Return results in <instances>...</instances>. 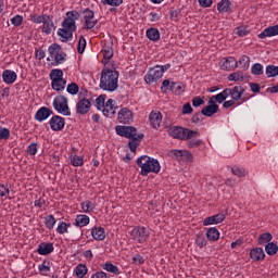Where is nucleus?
<instances>
[{
	"label": "nucleus",
	"mask_w": 278,
	"mask_h": 278,
	"mask_svg": "<svg viewBox=\"0 0 278 278\" xmlns=\"http://www.w3.org/2000/svg\"><path fill=\"white\" fill-rule=\"evenodd\" d=\"M79 12L77 11H68L66 13V17L62 22V28L58 29V36L61 38V42H71L73 40V33L77 31L76 22L79 21Z\"/></svg>",
	"instance_id": "f257e3e1"
},
{
	"label": "nucleus",
	"mask_w": 278,
	"mask_h": 278,
	"mask_svg": "<svg viewBox=\"0 0 278 278\" xmlns=\"http://www.w3.org/2000/svg\"><path fill=\"white\" fill-rule=\"evenodd\" d=\"M115 131L117 136H121L122 138H128V147L131 151V153H136V149L140 147V142L142 141V138H144V134H138V129L134 126H116Z\"/></svg>",
	"instance_id": "f03ea898"
},
{
	"label": "nucleus",
	"mask_w": 278,
	"mask_h": 278,
	"mask_svg": "<svg viewBox=\"0 0 278 278\" xmlns=\"http://www.w3.org/2000/svg\"><path fill=\"white\" fill-rule=\"evenodd\" d=\"M121 74L116 70L103 68L100 76V88L106 92L118 90V77Z\"/></svg>",
	"instance_id": "7ed1b4c3"
},
{
	"label": "nucleus",
	"mask_w": 278,
	"mask_h": 278,
	"mask_svg": "<svg viewBox=\"0 0 278 278\" xmlns=\"http://www.w3.org/2000/svg\"><path fill=\"white\" fill-rule=\"evenodd\" d=\"M136 163L141 168L140 175H142V177H147L149 173H154L155 175H157V173L162 170L160 161L149 155H141L137 159Z\"/></svg>",
	"instance_id": "20e7f679"
},
{
	"label": "nucleus",
	"mask_w": 278,
	"mask_h": 278,
	"mask_svg": "<svg viewBox=\"0 0 278 278\" xmlns=\"http://www.w3.org/2000/svg\"><path fill=\"white\" fill-rule=\"evenodd\" d=\"M169 136L178 140H190V138H197L200 136L199 131L190 130L181 126H173L168 129Z\"/></svg>",
	"instance_id": "39448f33"
},
{
	"label": "nucleus",
	"mask_w": 278,
	"mask_h": 278,
	"mask_svg": "<svg viewBox=\"0 0 278 278\" xmlns=\"http://www.w3.org/2000/svg\"><path fill=\"white\" fill-rule=\"evenodd\" d=\"M49 58L47 59L48 62L53 60L55 64H64L66 62V54L62 47L58 43H52L48 48Z\"/></svg>",
	"instance_id": "423d86ee"
},
{
	"label": "nucleus",
	"mask_w": 278,
	"mask_h": 278,
	"mask_svg": "<svg viewBox=\"0 0 278 278\" xmlns=\"http://www.w3.org/2000/svg\"><path fill=\"white\" fill-rule=\"evenodd\" d=\"M53 109L63 116H71V109L68 108V99L63 96H56L52 102Z\"/></svg>",
	"instance_id": "0eeeda50"
},
{
	"label": "nucleus",
	"mask_w": 278,
	"mask_h": 278,
	"mask_svg": "<svg viewBox=\"0 0 278 278\" xmlns=\"http://www.w3.org/2000/svg\"><path fill=\"white\" fill-rule=\"evenodd\" d=\"M149 236H151V230L144 226H136L130 231V238L135 242H138L139 244H144L147 240H149Z\"/></svg>",
	"instance_id": "6e6552de"
},
{
	"label": "nucleus",
	"mask_w": 278,
	"mask_h": 278,
	"mask_svg": "<svg viewBox=\"0 0 278 278\" xmlns=\"http://www.w3.org/2000/svg\"><path fill=\"white\" fill-rule=\"evenodd\" d=\"M168 155L177 162H192L194 160V156L188 150H170Z\"/></svg>",
	"instance_id": "1a4fd4ad"
},
{
	"label": "nucleus",
	"mask_w": 278,
	"mask_h": 278,
	"mask_svg": "<svg viewBox=\"0 0 278 278\" xmlns=\"http://www.w3.org/2000/svg\"><path fill=\"white\" fill-rule=\"evenodd\" d=\"M80 97H88V93H79ZM90 108H92V102L90 100L83 98L76 103V114H88L90 112Z\"/></svg>",
	"instance_id": "9d476101"
},
{
	"label": "nucleus",
	"mask_w": 278,
	"mask_h": 278,
	"mask_svg": "<svg viewBox=\"0 0 278 278\" xmlns=\"http://www.w3.org/2000/svg\"><path fill=\"white\" fill-rule=\"evenodd\" d=\"M162 72L163 71L160 67V65L150 68L147 75L144 76L146 84H155V81L162 79V77H164V74Z\"/></svg>",
	"instance_id": "9b49d317"
},
{
	"label": "nucleus",
	"mask_w": 278,
	"mask_h": 278,
	"mask_svg": "<svg viewBox=\"0 0 278 278\" xmlns=\"http://www.w3.org/2000/svg\"><path fill=\"white\" fill-rule=\"evenodd\" d=\"M84 14V29H93L97 26V23H99L98 20H94V11L90 9H86L83 11Z\"/></svg>",
	"instance_id": "f8f14e48"
},
{
	"label": "nucleus",
	"mask_w": 278,
	"mask_h": 278,
	"mask_svg": "<svg viewBox=\"0 0 278 278\" xmlns=\"http://www.w3.org/2000/svg\"><path fill=\"white\" fill-rule=\"evenodd\" d=\"M117 121L123 125H129V123L134 122V112H131V110L128 108L121 109V111L117 113Z\"/></svg>",
	"instance_id": "ddd939ff"
},
{
	"label": "nucleus",
	"mask_w": 278,
	"mask_h": 278,
	"mask_svg": "<svg viewBox=\"0 0 278 278\" xmlns=\"http://www.w3.org/2000/svg\"><path fill=\"white\" fill-rule=\"evenodd\" d=\"M49 125L52 131H62L66 125V122L64 121V117L60 115H53L49 121Z\"/></svg>",
	"instance_id": "4468645a"
},
{
	"label": "nucleus",
	"mask_w": 278,
	"mask_h": 278,
	"mask_svg": "<svg viewBox=\"0 0 278 278\" xmlns=\"http://www.w3.org/2000/svg\"><path fill=\"white\" fill-rule=\"evenodd\" d=\"M219 66L222 71H235V68H238V61L233 56H228L219 62Z\"/></svg>",
	"instance_id": "2eb2a0df"
},
{
	"label": "nucleus",
	"mask_w": 278,
	"mask_h": 278,
	"mask_svg": "<svg viewBox=\"0 0 278 278\" xmlns=\"http://www.w3.org/2000/svg\"><path fill=\"white\" fill-rule=\"evenodd\" d=\"M49 116H53V111L47 106H41L35 114V121L42 123V121H47Z\"/></svg>",
	"instance_id": "dca6fc26"
},
{
	"label": "nucleus",
	"mask_w": 278,
	"mask_h": 278,
	"mask_svg": "<svg viewBox=\"0 0 278 278\" xmlns=\"http://www.w3.org/2000/svg\"><path fill=\"white\" fill-rule=\"evenodd\" d=\"M275 36H278V24L266 27L262 33L258 34V38L261 40H264L265 38H273Z\"/></svg>",
	"instance_id": "f3484780"
},
{
	"label": "nucleus",
	"mask_w": 278,
	"mask_h": 278,
	"mask_svg": "<svg viewBox=\"0 0 278 278\" xmlns=\"http://www.w3.org/2000/svg\"><path fill=\"white\" fill-rule=\"evenodd\" d=\"M223 220H225V214L224 213H218L216 215L206 217L203 220V226L207 227L210 225H219V223H223Z\"/></svg>",
	"instance_id": "a211bd4d"
},
{
	"label": "nucleus",
	"mask_w": 278,
	"mask_h": 278,
	"mask_svg": "<svg viewBox=\"0 0 278 278\" xmlns=\"http://www.w3.org/2000/svg\"><path fill=\"white\" fill-rule=\"evenodd\" d=\"M41 29L42 34H46V36H49L53 33L55 29V24L53 23V20L49 15L48 18L42 23V25L39 27Z\"/></svg>",
	"instance_id": "6ab92c4d"
},
{
	"label": "nucleus",
	"mask_w": 278,
	"mask_h": 278,
	"mask_svg": "<svg viewBox=\"0 0 278 278\" xmlns=\"http://www.w3.org/2000/svg\"><path fill=\"white\" fill-rule=\"evenodd\" d=\"M114 103L115 101L113 99H109L102 109L103 114L109 118L116 114V106H114Z\"/></svg>",
	"instance_id": "aec40b11"
},
{
	"label": "nucleus",
	"mask_w": 278,
	"mask_h": 278,
	"mask_svg": "<svg viewBox=\"0 0 278 278\" xmlns=\"http://www.w3.org/2000/svg\"><path fill=\"white\" fill-rule=\"evenodd\" d=\"M149 121L153 129L160 128V123H162V113L159 111H152L149 115Z\"/></svg>",
	"instance_id": "412c9836"
},
{
	"label": "nucleus",
	"mask_w": 278,
	"mask_h": 278,
	"mask_svg": "<svg viewBox=\"0 0 278 278\" xmlns=\"http://www.w3.org/2000/svg\"><path fill=\"white\" fill-rule=\"evenodd\" d=\"M54 250L53 243L42 242L38 245L37 253L39 255H49L53 253Z\"/></svg>",
	"instance_id": "4be33fe9"
},
{
	"label": "nucleus",
	"mask_w": 278,
	"mask_h": 278,
	"mask_svg": "<svg viewBox=\"0 0 278 278\" xmlns=\"http://www.w3.org/2000/svg\"><path fill=\"white\" fill-rule=\"evenodd\" d=\"M250 257L253 262H262L266 257V253L262 248H254L250 251Z\"/></svg>",
	"instance_id": "5701e85b"
},
{
	"label": "nucleus",
	"mask_w": 278,
	"mask_h": 278,
	"mask_svg": "<svg viewBox=\"0 0 278 278\" xmlns=\"http://www.w3.org/2000/svg\"><path fill=\"white\" fill-rule=\"evenodd\" d=\"M17 75L16 72L12 71V70H5L2 73V80L4 81V84H8L9 86L14 84V81H16L17 79Z\"/></svg>",
	"instance_id": "b1692460"
},
{
	"label": "nucleus",
	"mask_w": 278,
	"mask_h": 278,
	"mask_svg": "<svg viewBox=\"0 0 278 278\" xmlns=\"http://www.w3.org/2000/svg\"><path fill=\"white\" fill-rule=\"evenodd\" d=\"M243 92H244V88H242V86H235L231 89L230 97L235 101H240V99L241 101H247L244 98H242Z\"/></svg>",
	"instance_id": "393cba45"
},
{
	"label": "nucleus",
	"mask_w": 278,
	"mask_h": 278,
	"mask_svg": "<svg viewBox=\"0 0 278 278\" xmlns=\"http://www.w3.org/2000/svg\"><path fill=\"white\" fill-rule=\"evenodd\" d=\"M206 238L211 242H218L220 239V231H218L216 227H211L206 230Z\"/></svg>",
	"instance_id": "a878e982"
},
{
	"label": "nucleus",
	"mask_w": 278,
	"mask_h": 278,
	"mask_svg": "<svg viewBox=\"0 0 278 278\" xmlns=\"http://www.w3.org/2000/svg\"><path fill=\"white\" fill-rule=\"evenodd\" d=\"M174 90H175V81H173L172 79L163 80L161 86V92H163V94H168V92H174Z\"/></svg>",
	"instance_id": "bb28decb"
},
{
	"label": "nucleus",
	"mask_w": 278,
	"mask_h": 278,
	"mask_svg": "<svg viewBox=\"0 0 278 278\" xmlns=\"http://www.w3.org/2000/svg\"><path fill=\"white\" fill-rule=\"evenodd\" d=\"M93 240H105V229L103 227H94L91 229Z\"/></svg>",
	"instance_id": "cd10ccee"
},
{
	"label": "nucleus",
	"mask_w": 278,
	"mask_h": 278,
	"mask_svg": "<svg viewBox=\"0 0 278 278\" xmlns=\"http://www.w3.org/2000/svg\"><path fill=\"white\" fill-rule=\"evenodd\" d=\"M217 10L219 14H225L227 12H231V1L229 0H220L217 3Z\"/></svg>",
	"instance_id": "c85d7f7f"
},
{
	"label": "nucleus",
	"mask_w": 278,
	"mask_h": 278,
	"mask_svg": "<svg viewBox=\"0 0 278 278\" xmlns=\"http://www.w3.org/2000/svg\"><path fill=\"white\" fill-rule=\"evenodd\" d=\"M202 116H214V114H218V105H206L201 110Z\"/></svg>",
	"instance_id": "c756f323"
},
{
	"label": "nucleus",
	"mask_w": 278,
	"mask_h": 278,
	"mask_svg": "<svg viewBox=\"0 0 278 278\" xmlns=\"http://www.w3.org/2000/svg\"><path fill=\"white\" fill-rule=\"evenodd\" d=\"M74 225L76 227H86L90 225V217L88 215H77Z\"/></svg>",
	"instance_id": "7c9ffc66"
},
{
	"label": "nucleus",
	"mask_w": 278,
	"mask_h": 278,
	"mask_svg": "<svg viewBox=\"0 0 278 278\" xmlns=\"http://www.w3.org/2000/svg\"><path fill=\"white\" fill-rule=\"evenodd\" d=\"M38 270L40 275H42L43 277H47L49 273H51V261L45 260L42 264L38 265Z\"/></svg>",
	"instance_id": "2f4dec72"
},
{
	"label": "nucleus",
	"mask_w": 278,
	"mask_h": 278,
	"mask_svg": "<svg viewBox=\"0 0 278 278\" xmlns=\"http://www.w3.org/2000/svg\"><path fill=\"white\" fill-rule=\"evenodd\" d=\"M51 88L56 92H62L66 88V79L61 78L59 80H52Z\"/></svg>",
	"instance_id": "473e14b6"
},
{
	"label": "nucleus",
	"mask_w": 278,
	"mask_h": 278,
	"mask_svg": "<svg viewBox=\"0 0 278 278\" xmlns=\"http://www.w3.org/2000/svg\"><path fill=\"white\" fill-rule=\"evenodd\" d=\"M101 53L106 62H110L114 58V49L108 43L103 46Z\"/></svg>",
	"instance_id": "72a5a7b5"
},
{
	"label": "nucleus",
	"mask_w": 278,
	"mask_h": 278,
	"mask_svg": "<svg viewBox=\"0 0 278 278\" xmlns=\"http://www.w3.org/2000/svg\"><path fill=\"white\" fill-rule=\"evenodd\" d=\"M102 268L103 270H106V273H112V275H121V269L118 268V266L110 262L102 264Z\"/></svg>",
	"instance_id": "f704fd0d"
},
{
	"label": "nucleus",
	"mask_w": 278,
	"mask_h": 278,
	"mask_svg": "<svg viewBox=\"0 0 278 278\" xmlns=\"http://www.w3.org/2000/svg\"><path fill=\"white\" fill-rule=\"evenodd\" d=\"M146 36L152 42H157V40H160V30L157 28H149L146 31Z\"/></svg>",
	"instance_id": "c9c22d12"
},
{
	"label": "nucleus",
	"mask_w": 278,
	"mask_h": 278,
	"mask_svg": "<svg viewBox=\"0 0 278 278\" xmlns=\"http://www.w3.org/2000/svg\"><path fill=\"white\" fill-rule=\"evenodd\" d=\"M80 207L85 214H90L91 212H94V207H97V205L92 201L86 200L80 203Z\"/></svg>",
	"instance_id": "e433bc0d"
},
{
	"label": "nucleus",
	"mask_w": 278,
	"mask_h": 278,
	"mask_svg": "<svg viewBox=\"0 0 278 278\" xmlns=\"http://www.w3.org/2000/svg\"><path fill=\"white\" fill-rule=\"evenodd\" d=\"M238 64L243 71H249V66H251V58H249L248 55H242L237 62V65Z\"/></svg>",
	"instance_id": "4c0bfd02"
},
{
	"label": "nucleus",
	"mask_w": 278,
	"mask_h": 278,
	"mask_svg": "<svg viewBox=\"0 0 278 278\" xmlns=\"http://www.w3.org/2000/svg\"><path fill=\"white\" fill-rule=\"evenodd\" d=\"M76 277L84 278L88 275V267L86 264H78L75 269Z\"/></svg>",
	"instance_id": "58836bf2"
},
{
	"label": "nucleus",
	"mask_w": 278,
	"mask_h": 278,
	"mask_svg": "<svg viewBox=\"0 0 278 278\" xmlns=\"http://www.w3.org/2000/svg\"><path fill=\"white\" fill-rule=\"evenodd\" d=\"M47 18H49V15L47 14H43V15H38V14H30V21L31 23H35V25H40L42 24L43 22L47 21Z\"/></svg>",
	"instance_id": "ea45409f"
},
{
	"label": "nucleus",
	"mask_w": 278,
	"mask_h": 278,
	"mask_svg": "<svg viewBox=\"0 0 278 278\" xmlns=\"http://www.w3.org/2000/svg\"><path fill=\"white\" fill-rule=\"evenodd\" d=\"M50 79L51 81H56L60 79H64V72L59 68H54L50 72Z\"/></svg>",
	"instance_id": "a19ab883"
},
{
	"label": "nucleus",
	"mask_w": 278,
	"mask_h": 278,
	"mask_svg": "<svg viewBox=\"0 0 278 278\" xmlns=\"http://www.w3.org/2000/svg\"><path fill=\"white\" fill-rule=\"evenodd\" d=\"M71 227V223L60 222L56 227V233L60 236H64V233H68V228Z\"/></svg>",
	"instance_id": "79ce46f5"
},
{
	"label": "nucleus",
	"mask_w": 278,
	"mask_h": 278,
	"mask_svg": "<svg viewBox=\"0 0 278 278\" xmlns=\"http://www.w3.org/2000/svg\"><path fill=\"white\" fill-rule=\"evenodd\" d=\"M267 255H277L278 245L275 242H269L265 245Z\"/></svg>",
	"instance_id": "37998d69"
},
{
	"label": "nucleus",
	"mask_w": 278,
	"mask_h": 278,
	"mask_svg": "<svg viewBox=\"0 0 278 278\" xmlns=\"http://www.w3.org/2000/svg\"><path fill=\"white\" fill-rule=\"evenodd\" d=\"M251 73L252 75H264V65H262L261 63H255L252 65L251 67Z\"/></svg>",
	"instance_id": "c03bdc74"
},
{
	"label": "nucleus",
	"mask_w": 278,
	"mask_h": 278,
	"mask_svg": "<svg viewBox=\"0 0 278 278\" xmlns=\"http://www.w3.org/2000/svg\"><path fill=\"white\" fill-rule=\"evenodd\" d=\"M55 217L53 215H48L45 217V226L47 229L51 230L55 227Z\"/></svg>",
	"instance_id": "a18cd8bd"
},
{
	"label": "nucleus",
	"mask_w": 278,
	"mask_h": 278,
	"mask_svg": "<svg viewBox=\"0 0 278 278\" xmlns=\"http://www.w3.org/2000/svg\"><path fill=\"white\" fill-rule=\"evenodd\" d=\"M273 240V235L270 232H264L258 238V244H268Z\"/></svg>",
	"instance_id": "49530a36"
},
{
	"label": "nucleus",
	"mask_w": 278,
	"mask_h": 278,
	"mask_svg": "<svg viewBox=\"0 0 278 278\" xmlns=\"http://www.w3.org/2000/svg\"><path fill=\"white\" fill-rule=\"evenodd\" d=\"M195 244L199 247V249H203V247H207V239H205L204 235H197Z\"/></svg>",
	"instance_id": "de8ad7c7"
},
{
	"label": "nucleus",
	"mask_w": 278,
	"mask_h": 278,
	"mask_svg": "<svg viewBox=\"0 0 278 278\" xmlns=\"http://www.w3.org/2000/svg\"><path fill=\"white\" fill-rule=\"evenodd\" d=\"M184 92H186V85H184V83H174V94H184Z\"/></svg>",
	"instance_id": "09e8293b"
},
{
	"label": "nucleus",
	"mask_w": 278,
	"mask_h": 278,
	"mask_svg": "<svg viewBox=\"0 0 278 278\" xmlns=\"http://www.w3.org/2000/svg\"><path fill=\"white\" fill-rule=\"evenodd\" d=\"M105 99L106 96L105 94H100L97 99H96V108L98 110H100L101 112L103 111V108H105Z\"/></svg>",
	"instance_id": "8fccbe9b"
},
{
	"label": "nucleus",
	"mask_w": 278,
	"mask_h": 278,
	"mask_svg": "<svg viewBox=\"0 0 278 278\" xmlns=\"http://www.w3.org/2000/svg\"><path fill=\"white\" fill-rule=\"evenodd\" d=\"M267 77H277L278 75V66L267 65L265 71Z\"/></svg>",
	"instance_id": "3c124183"
},
{
	"label": "nucleus",
	"mask_w": 278,
	"mask_h": 278,
	"mask_svg": "<svg viewBox=\"0 0 278 278\" xmlns=\"http://www.w3.org/2000/svg\"><path fill=\"white\" fill-rule=\"evenodd\" d=\"M229 81H244V75L241 72H235L228 76Z\"/></svg>",
	"instance_id": "603ef678"
},
{
	"label": "nucleus",
	"mask_w": 278,
	"mask_h": 278,
	"mask_svg": "<svg viewBox=\"0 0 278 278\" xmlns=\"http://www.w3.org/2000/svg\"><path fill=\"white\" fill-rule=\"evenodd\" d=\"M66 90L68 94L75 96L79 92V85H77L76 83H71L67 85Z\"/></svg>",
	"instance_id": "864d4df0"
},
{
	"label": "nucleus",
	"mask_w": 278,
	"mask_h": 278,
	"mask_svg": "<svg viewBox=\"0 0 278 278\" xmlns=\"http://www.w3.org/2000/svg\"><path fill=\"white\" fill-rule=\"evenodd\" d=\"M201 144H203V140H201V139L190 138L189 141H188V148L189 149H197V148L201 147Z\"/></svg>",
	"instance_id": "5fc2aeb1"
},
{
	"label": "nucleus",
	"mask_w": 278,
	"mask_h": 278,
	"mask_svg": "<svg viewBox=\"0 0 278 278\" xmlns=\"http://www.w3.org/2000/svg\"><path fill=\"white\" fill-rule=\"evenodd\" d=\"M71 164L72 166H84V157L74 155L71 157Z\"/></svg>",
	"instance_id": "6e6d98bb"
},
{
	"label": "nucleus",
	"mask_w": 278,
	"mask_h": 278,
	"mask_svg": "<svg viewBox=\"0 0 278 278\" xmlns=\"http://www.w3.org/2000/svg\"><path fill=\"white\" fill-rule=\"evenodd\" d=\"M84 51H86V38H84V36H80L77 45V52L84 53Z\"/></svg>",
	"instance_id": "4d7b16f0"
},
{
	"label": "nucleus",
	"mask_w": 278,
	"mask_h": 278,
	"mask_svg": "<svg viewBox=\"0 0 278 278\" xmlns=\"http://www.w3.org/2000/svg\"><path fill=\"white\" fill-rule=\"evenodd\" d=\"M232 175L236 177H247V169L242 167H235L231 169Z\"/></svg>",
	"instance_id": "13d9d810"
},
{
	"label": "nucleus",
	"mask_w": 278,
	"mask_h": 278,
	"mask_svg": "<svg viewBox=\"0 0 278 278\" xmlns=\"http://www.w3.org/2000/svg\"><path fill=\"white\" fill-rule=\"evenodd\" d=\"M236 34L239 38H244V36H249V29L247 26H239L236 28Z\"/></svg>",
	"instance_id": "bf43d9fd"
},
{
	"label": "nucleus",
	"mask_w": 278,
	"mask_h": 278,
	"mask_svg": "<svg viewBox=\"0 0 278 278\" xmlns=\"http://www.w3.org/2000/svg\"><path fill=\"white\" fill-rule=\"evenodd\" d=\"M101 3L103 5H112L113 8H118V5H122L123 0H101Z\"/></svg>",
	"instance_id": "052dcab7"
},
{
	"label": "nucleus",
	"mask_w": 278,
	"mask_h": 278,
	"mask_svg": "<svg viewBox=\"0 0 278 278\" xmlns=\"http://www.w3.org/2000/svg\"><path fill=\"white\" fill-rule=\"evenodd\" d=\"M26 153L28 155H36L38 153V143L33 142L27 147Z\"/></svg>",
	"instance_id": "680f3d73"
},
{
	"label": "nucleus",
	"mask_w": 278,
	"mask_h": 278,
	"mask_svg": "<svg viewBox=\"0 0 278 278\" xmlns=\"http://www.w3.org/2000/svg\"><path fill=\"white\" fill-rule=\"evenodd\" d=\"M193 108H201V105H205V100L201 96L194 97L192 99Z\"/></svg>",
	"instance_id": "e2e57ef3"
},
{
	"label": "nucleus",
	"mask_w": 278,
	"mask_h": 278,
	"mask_svg": "<svg viewBox=\"0 0 278 278\" xmlns=\"http://www.w3.org/2000/svg\"><path fill=\"white\" fill-rule=\"evenodd\" d=\"M11 23L14 25V27H21V25H23V16L15 15L13 18H11Z\"/></svg>",
	"instance_id": "0e129e2a"
},
{
	"label": "nucleus",
	"mask_w": 278,
	"mask_h": 278,
	"mask_svg": "<svg viewBox=\"0 0 278 278\" xmlns=\"http://www.w3.org/2000/svg\"><path fill=\"white\" fill-rule=\"evenodd\" d=\"M0 197H10V188H8V185L0 184Z\"/></svg>",
	"instance_id": "69168bd1"
},
{
	"label": "nucleus",
	"mask_w": 278,
	"mask_h": 278,
	"mask_svg": "<svg viewBox=\"0 0 278 278\" xmlns=\"http://www.w3.org/2000/svg\"><path fill=\"white\" fill-rule=\"evenodd\" d=\"M132 264H136V266H140V265L144 264V257L140 254H136L132 257Z\"/></svg>",
	"instance_id": "338daca9"
},
{
	"label": "nucleus",
	"mask_w": 278,
	"mask_h": 278,
	"mask_svg": "<svg viewBox=\"0 0 278 278\" xmlns=\"http://www.w3.org/2000/svg\"><path fill=\"white\" fill-rule=\"evenodd\" d=\"M10 138V129L8 128H0V140H8Z\"/></svg>",
	"instance_id": "774afa93"
}]
</instances>
